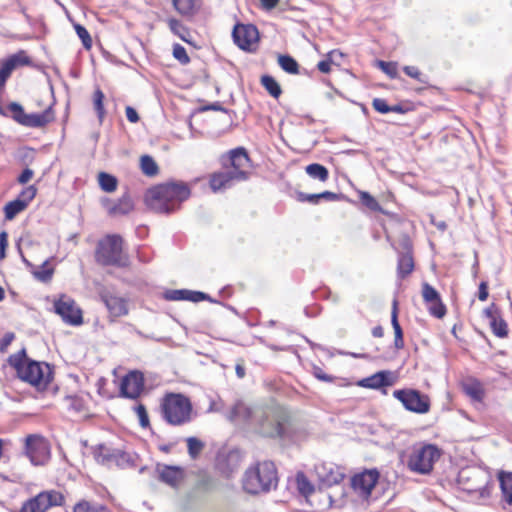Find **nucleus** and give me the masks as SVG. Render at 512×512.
I'll return each instance as SVG.
<instances>
[{
    "mask_svg": "<svg viewBox=\"0 0 512 512\" xmlns=\"http://www.w3.org/2000/svg\"><path fill=\"white\" fill-rule=\"evenodd\" d=\"M361 203L371 211L380 212L382 208L378 201L368 192H360Z\"/></svg>",
    "mask_w": 512,
    "mask_h": 512,
    "instance_id": "obj_44",
    "label": "nucleus"
},
{
    "mask_svg": "<svg viewBox=\"0 0 512 512\" xmlns=\"http://www.w3.org/2000/svg\"><path fill=\"white\" fill-rule=\"evenodd\" d=\"M48 261L43 262V264L40 266V269L34 272V276L36 279L47 282L52 278L53 275V268H50L47 266Z\"/></svg>",
    "mask_w": 512,
    "mask_h": 512,
    "instance_id": "obj_47",
    "label": "nucleus"
},
{
    "mask_svg": "<svg viewBox=\"0 0 512 512\" xmlns=\"http://www.w3.org/2000/svg\"><path fill=\"white\" fill-rule=\"evenodd\" d=\"M305 171L311 178L317 179L321 182H325L329 178L328 169L319 163L309 164L306 166Z\"/></svg>",
    "mask_w": 512,
    "mask_h": 512,
    "instance_id": "obj_33",
    "label": "nucleus"
},
{
    "mask_svg": "<svg viewBox=\"0 0 512 512\" xmlns=\"http://www.w3.org/2000/svg\"><path fill=\"white\" fill-rule=\"evenodd\" d=\"M29 63L30 58L23 51L13 54L6 59L0 67V85L5 84L8 77L16 67L28 65Z\"/></svg>",
    "mask_w": 512,
    "mask_h": 512,
    "instance_id": "obj_21",
    "label": "nucleus"
},
{
    "mask_svg": "<svg viewBox=\"0 0 512 512\" xmlns=\"http://www.w3.org/2000/svg\"><path fill=\"white\" fill-rule=\"evenodd\" d=\"M74 28L78 37L81 39L83 46L86 49H90L92 46V39L87 29L80 24H74Z\"/></svg>",
    "mask_w": 512,
    "mask_h": 512,
    "instance_id": "obj_48",
    "label": "nucleus"
},
{
    "mask_svg": "<svg viewBox=\"0 0 512 512\" xmlns=\"http://www.w3.org/2000/svg\"><path fill=\"white\" fill-rule=\"evenodd\" d=\"M488 296H489L488 283L486 281H482L479 284V288H478V299L480 301H486Z\"/></svg>",
    "mask_w": 512,
    "mask_h": 512,
    "instance_id": "obj_62",
    "label": "nucleus"
},
{
    "mask_svg": "<svg viewBox=\"0 0 512 512\" xmlns=\"http://www.w3.org/2000/svg\"><path fill=\"white\" fill-rule=\"evenodd\" d=\"M134 411L136 412L139 418V424L142 428L150 427V421L148 417V413L146 407L143 404H138L134 407Z\"/></svg>",
    "mask_w": 512,
    "mask_h": 512,
    "instance_id": "obj_49",
    "label": "nucleus"
},
{
    "mask_svg": "<svg viewBox=\"0 0 512 512\" xmlns=\"http://www.w3.org/2000/svg\"><path fill=\"white\" fill-rule=\"evenodd\" d=\"M73 512H111L106 506L101 504H92L88 501L78 502Z\"/></svg>",
    "mask_w": 512,
    "mask_h": 512,
    "instance_id": "obj_39",
    "label": "nucleus"
},
{
    "mask_svg": "<svg viewBox=\"0 0 512 512\" xmlns=\"http://www.w3.org/2000/svg\"><path fill=\"white\" fill-rule=\"evenodd\" d=\"M372 105H373V108L379 112V113H382V114H387L390 112V108L391 106L388 105V103L386 102V100L382 99V98H375L372 102Z\"/></svg>",
    "mask_w": 512,
    "mask_h": 512,
    "instance_id": "obj_57",
    "label": "nucleus"
},
{
    "mask_svg": "<svg viewBox=\"0 0 512 512\" xmlns=\"http://www.w3.org/2000/svg\"><path fill=\"white\" fill-rule=\"evenodd\" d=\"M125 113L128 121L131 123H137L140 119L137 111L131 106L126 107Z\"/></svg>",
    "mask_w": 512,
    "mask_h": 512,
    "instance_id": "obj_63",
    "label": "nucleus"
},
{
    "mask_svg": "<svg viewBox=\"0 0 512 512\" xmlns=\"http://www.w3.org/2000/svg\"><path fill=\"white\" fill-rule=\"evenodd\" d=\"M36 192L37 190L33 185L26 187L20 194V201H24L27 207L30 201L36 196Z\"/></svg>",
    "mask_w": 512,
    "mask_h": 512,
    "instance_id": "obj_56",
    "label": "nucleus"
},
{
    "mask_svg": "<svg viewBox=\"0 0 512 512\" xmlns=\"http://www.w3.org/2000/svg\"><path fill=\"white\" fill-rule=\"evenodd\" d=\"M203 300L212 301L210 296L204 292L188 290V295L186 297V301H191V302L197 303V302H200Z\"/></svg>",
    "mask_w": 512,
    "mask_h": 512,
    "instance_id": "obj_54",
    "label": "nucleus"
},
{
    "mask_svg": "<svg viewBox=\"0 0 512 512\" xmlns=\"http://www.w3.org/2000/svg\"><path fill=\"white\" fill-rule=\"evenodd\" d=\"M265 90L275 99L282 94V89L276 79L271 75H263L260 80Z\"/></svg>",
    "mask_w": 512,
    "mask_h": 512,
    "instance_id": "obj_32",
    "label": "nucleus"
},
{
    "mask_svg": "<svg viewBox=\"0 0 512 512\" xmlns=\"http://www.w3.org/2000/svg\"><path fill=\"white\" fill-rule=\"evenodd\" d=\"M188 289L167 290L164 293V299L168 301H186Z\"/></svg>",
    "mask_w": 512,
    "mask_h": 512,
    "instance_id": "obj_46",
    "label": "nucleus"
},
{
    "mask_svg": "<svg viewBox=\"0 0 512 512\" xmlns=\"http://www.w3.org/2000/svg\"><path fill=\"white\" fill-rule=\"evenodd\" d=\"M192 403L180 393H169L161 402L162 418L172 426H180L191 421Z\"/></svg>",
    "mask_w": 512,
    "mask_h": 512,
    "instance_id": "obj_6",
    "label": "nucleus"
},
{
    "mask_svg": "<svg viewBox=\"0 0 512 512\" xmlns=\"http://www.w3.org/2000/svg\"><path fill=\"white\" fill-rule=\"evenodd\" d=\"M230 421L242 422L257 435L265 438H284L288 433L289 416L279 408L248 406L238 401L228 416Z\"/></svg>",
    "mask_w": 512,
    "mask_h": 512,
    "instance_id": "obj_1",
    "label": "nucleus"
},
{
    "mask_svg": "<svg viewBox=\"0 0 512 512\" xmlns=\"http://www.w3.org/2000/svg\"><path fill=\"white\" fill-rule=\"evenodd\" d=\"M104 206L109 215L113 217L127 215L134 209V203L127 193L117 201L106 199Z\"/></svg>",
    "mask_w": 512,
    "mask_h": 512,
    "instance_id": "obj_22",
    "label": "nucleus"
},
{
    "mask_svg": "<svg viewBox=\"0 0 512 512\" xmlns=\"http://www.w3.org/2000/svg\"><path fill=\"white\" fill-rule=\"evenodd\" d=\"M320 200H326V201H340L345 198V196L342 193H334L330 191H324L319 193Z\"/></svg>",
    "mask_w": 512,
    "mask_h": 512,
    "instance_id": "obj_59",
    "label": "nucleus"
},
{
    "mask_svg": "<svg viewBox=\"0 0 512 512\" xmlns=\"http://www.w3.org/2000/svg\"><path fill=\"white\" fill-rule=\"evenodd\" d=\"M278 64L282 70H284L288 74L296 75L299 73V64L298 62L290 55H279L278 56Z\"/></svg>",
    "mask_w": 512,
    "mask_h": 512,
    "instance_id": "obj_34",
    "label": "nucleus"
},
{
    "mask_svg": "<svg viewBox=\"0 0 512 512\" xmlns=\"http://www.w3.org/2000/svg\"><path fill=\"white\" fill-rule=\"evenodd\" d=\"M393 396L399 400L408 411L425 414L430 410V399L427 395L416 389H398Z\"/></svg>",
    "mask_w": 512,
    "mask_h": 512,
    "instance_id": "obj_11",
    "label": "nucleus"
},
{
    "mask_svg": "<svg viewBox=\"0 0 512 512\" xmlns=\"http://www.w3.org/2000/svg\"><path fill=\"white\" fill-rule=\"evenodd\" d=\"M297 200L299 202H308L310 204L316 205L320 201L319 193L317 194H308L304 192L297 193Z\"/></svg>",
    "mask_w": 512,
    "mask_h": 512,
    "instance_id": "obj_55",
    "label": "nucleus"
},
{
    "mask_svg": "<svg viewBox=\"0 0 512 512\" xmlns=\"http://www.w3.org/2000/svg\"><path fill=\"white\" fill-rule=\"evenodd\" d=\"M186 442L189 456L196 459L204 448V443L196 437H188Z\"/></svg>",
    "mask_w": 512,
    "mask_h": 512,
    "instance_id": "obj_42",
    "label": "nucleus"
},
{
    "mask_svg": "<svg viewBox=\"0 0 512 512\" xmlns=\"http://www.w3.org/2000/svg\"><path fill=\"white\" fill-rule=\"evenodd\" d=\"M277 471L273 462L264 461L248 468L242 478V486L249 494L267 493L277 487Z\"/></svg>",
    "mask_w": 512,
    "mask_h": 512,
    "instance_id": "obj_5",
    "label": "nucleus"
},
{
    "mask_svg": "<svg viewBox=\"0 0 512 512\" xmlns=\"http://www.w3.org/2000/svg\"><path fill=\"white\" fill-rule=\"evenodd\" d=\"M141 169L146 176H155L158 173V166L155 160L149 156L144 155L141 157Z\"/></svg>",
    "mask_w": 512,
    "mask_h": 512,
    "instance_id": "obj_41",
    "label": "nucleus"
},
{
    "mask_svg": "<svg viewBox=\"0 0 512 512\" xmlns=\"http://www.w3.org/2000/svg\"><path fill=\"white\" fill-rule=\"evenodd\" d=\"M64 496L61 492L55 490L43 491L34 497L26 500L20 509V512H46L52 507L62 506Z\"/></svg>",
    "mask_w": 512,
    "mask_h": 512,
    "instance_id": "obj_10",
    "label": "nucleus"
},
{
    "mask_svg": "<svg viewBox=\"0 0 512 512\" xmlns=\"http://www.w3.org/2000/svg\"><path fill=\"white\" fill-rule=\"evenodd\" d=\"M190 194V188L186 183L168 182L151 188L146 194L145 202L157 213L170 214L179 209Z\"/></svg>",
    "mask_w": 512,
    "mask_h": 512,
    "instance_id": "obj_3",
    "label": "nucleus"
},
{
    "mask_svg": "<svg viewBox=\"0 0 512 512\" xmlns=\"http://www.w3.org/2000/svg\"><path fill=\"white\" fill-rule=\"evenodd\" d=\"M403 72L422 84H428V76L420 72V70L415 66H404Z\"/></svg>",
    "mask_w": 512,
    "mask_h": 512,
    "instance_id": "obj_45",
    "label": "nucleus"
},
{
    "mask_svg": "<svg viewBox=\"0 0 512 512\" xmlns=\"http://www.w3.org/2000/svg\"><path fill=\"white\" fill-rule=\"evenodd\" d=\"M168 25L173 34L178 36L181 40L189 42L187 38L190 35L189 30L182 24L181 21L175 18H170L168 20Z\"/></svg>",
    "mask_w": 512,
    "mask_h": 512,
    "instance_id": "obj_38",
    "label": "nucleus"
},
{
    "mask_svg": "<svg viewBox=\"0 0 512 512\" xmlns=\"http://www.w3.org/2000/svg\"><path fill=\"white\" fill-rule=\"evenodd\" d=\"M104 97H105L104 93L100 89H97L94 92V95H93L94 109L97 113V116H98V119L100 122L103 121V118L105 115V109H104V104H103Z\"/></svg>",
    "mask_w": 512,
    "mask_h": 512,
    "instance_id": "obj_43",
    "label": "nucleus"
},
{
    "mask_svg": "<svg viewBox=\"0 0 512 512\" xmlns=\"http://www.w3.org/2000/svg\"><path fill=\"white\" fill-rule=\"evenodd\" d=\"M176 11L182 16L195 15L201 7V0H172Z\"/></svg>",
    "mask_w": 512,
    "mask_h": 512,
    "instance_id": "obj_27",
    "label": "nucleus"
},
{
    "mask_svg": "<svg viewBox=\"0 0 512 512\" xmlns=\"http://www.w3.org/2000/svg\"><path fill=\"white\" fill-rule=\"evenodd\" d=\"M101 300L113 317H121L128 314V307L125 299L105 292L101 294Z\"/></svg>",
    "mask_w": 512,
    "mask_h": 512,
    "instance_id": "obj_24",
    "label": "nucleus"
},
{
    "mask_svg": "<svg viewBox=\"0 0 512 512\" xmlns=\"http://www.w3.org/2000/svg\"><path fill=\"white\" fill-rule=\"evenodd\" d=\"M97 263L103 266L126 267L128 256L123 252V239L118 234L107 235L97 243L95 251Z\"/></svg>",
    "mask_w": 512,
    "mask_h": 512,
    "instance_id": "obj_7",
    "label": "nucleus"
},
{
    "mask_svg": "<svg viewBox=\"0 0 512 512\" xmlns=\"http://www.w3.org/2000/svg\"><path fill=\"white\" fill-rule=\"evenodd\" d=\"M414 269V260L412 254L399 253L397 261V274L398 277L404 279L412 273Z\"/></svg>",
    "mask_w": 512,
    "mask_h": 512,
    "instance_id": "obj_29",
    "label": "nucleus"
},
{
    "mask_svg": "<svg viewBox=\"0 0 512 512\" xmlns=\"http://www.w3.org/2000/svg\"><path fill=\"white\" fill-rule=\"evenodd\" d=\"M250 162L247 150L237 147L221 156L222 170L210 176L209 184L214 192L223 191L235 184L248 180L249 172L246 171Z\"/></svg>",
    "mask_w": 512,
    "mask_h": 512,
    "instance_id": "obj_2",
    "label": "nucleus"
},
{
    "mask_svg": "<svg viewBox=\"0 0 512 512\" xmlns=\"http://www.w3.org/2000/svg\"><path fill=\"white\" fill-rule=\"evenodd\" d=\"M232 38L241 50L254 52L259 42V31L253 24L238 23L233 28Z\"/></svg>",
    "mask_w": 512,
    "mask_h": 512,
    "instance_id": "obj_14",
    "label": "nucleus"
},
{
    "mask_svg": "<svg viewBox=\"0 0 512 512\" xmlns=\"http://www.w3.org/2000/svg\"><path fill=\"white\" fill-rule=\"evenodd\" d=\"M113 465L120 468L132 467L135 465V457L125 451L117 449Z\"/></svg>",
    "mask_w": 512,
    "mask_h": 512,
    "instance_id": "obj_37",
    "label": "nucleus"
},
{
    "mask_svg": "<svg viewBox=\"0 0 512 512\" xmlns=\"http://www.w3.org/2000/svg\"><path fill=\"white\" fill-rule=\"evenodd\" d=\"M440 456L441 452L435 445L425 444L415 447L409 457L408 467L419 474H428Z\"/></svg>",
    "mask_w": 512,
    "mask_h": 512,
    "instance_id": "obj_9",
    "label": "nucleus"
},
{
    "mask_svg": "<svg viewBox=\"0 0 512 512\" xmlns=\"http://www.w3.org/2000/svg\"><path fill=\"white\" fill-rule=\"evenodd\" d=\"M25 455L35 465H45L51 456L49 442L39 434H31L25 438Z\"/></svg>",
    "mask_w": 512,
    "mask_h": 512,
    "instance_id": "obj_12",
    "label": "nucleus"
},
{
    "mask_svg": "<svg viewBox=\"0 0 512 512\" xmlns=\"http://www.w3.org/2000/svg\"><path fill=\"white\" fill-rule=\"evenodd\" d=\"M156 471L159 476V480L175 487L184 477V471L181 467L171 466L165 464H158Z\"/></svg>",
    "mask_w": 512,
    "mask_h": 512,
    "instance_id": "obj_23",
    "label": "nucleus"
},
{
    "mask_svg": "<svg viewBox=\"0 0 512 512\" xmlns=\"http://www.w3.org/2000/svg\"><path fill=\"white\" fill-rule=\"evenodd\" d=\"M484 316L489 320L492 333L498 338H506L509 334L507 322L503 319L499 307L492 303L483 310Z\"/></svg>",
    "mask_w": 512,
    "mask_h": 512,
    "instance_id": "obj_18",
    "label": "nucleus"
},
{
    "mask_svg": "<svg viewBox=\"0 0 512 512\" xmlns=\"http://www.w3.org/2000/svg\"><path fill=\"white\" fill-rule=\"evenodd\" d=\"M499 482L504 500L512 505V473L501 472Z\"/></svg>",
    "mask_w": 512,
    "mask_h": 512,
    "instance_id": "obj_31",
    "label": "nucleus"
},
{
    "mask_svg": "<svg viewBox=\"0 0 512 512\" xmlns=\"http://www.w3.org/2000/svg\"><path fill=\"white\" fill-rule=\"evenodd\" d=\"M463 391L472 400L482 401L484 391L481 383L475 378H468L462 384Z\"/></svg>",
    "mask_w": 512,
    "mask_h": 512,
    "instance_id": "obj_28",
    "label": "nucleus"
},
{
    "mask_svg": "<svg viewBox=\"0 0 512 512\" xmlns=\"http://www.w3.org/2000/svg\"><path fill=\"white\" fill-rule=\"evenodd\" d=\"M14 339L15 334L13 332L5 333L2 339L0 340V352L5 353Z\"/></svg>",
    "mask_w": 512,
    "mask_h": 512,
    "instance_id": "obj_58",
    "label": "nucleus"
},
{
    "mask_svg": "<svg viewBox=\"0 0 512 512\" xmlns=\"http://www.w3.org/2000/svg\"><path fill=\"white\" fill-rule=\"evenodd\" d=\"M173 56L182 65H186L190 62V57L188 56L186 49L180 44L173 45Z\"/></svg>",
    "mask_w": 512,
    "mask_h": 512,
    "instance_id": "obj_50",
    "label": "nucleus"
},
{
    "mask_svg": "<svg viewBox=\"0 0 512 512\" xmlns=\"http://www.w3.org/2000/svg\"><path fill=\"white\" fill-rule=\"evenodd\" d=\"M54 312L61 317V319L70 325H80L83 322L82 311L77 307L75 301L62 295L54 302Z\"/></svg>",
    "mask_w": 512,
    "mask_h": 512,
    "instance_id": "obj_16",
    "label": "nucleus"
},
{
    "mask_svg": "<svg viewBox=\"0 0 512 512\" xmlns=\"http://www.w3.org/2000/svg\"><path fill=\"white\" fill-rule=\"evenodd\" d=\"M379 479V472L376 469L366 470L354 475L351 479L352 488L360 496L368 498Z\"/></svg>",
    "mask_w": 512,
    "mask_h": 512,
    "instance_id": "obj_17",
    "label": "nucleus"
},
{
    "mask_svg": "<svg viewBox=\"0 0 512 512\" xmlns=\"http://www.w3.org/2000/svg\"><path fill=\"white\" fill-rule=\"evenodd\" d=\"M144 388L143 373L137 370L130 371L120 380L119 397L137 400L143 393Z\"/></svg>",
    "mask_w": 512,
    "mask_h": 512,
    "instance_id": "obj_15",
    "label": "nucleus"
},
{
    "mask_svg": "<svg viewBox=\"0 0 512 512\" xmlns=\"http://www.w3.org/2000/svg\"><path fill=\"white\" fill-rule=\"evenodd\" d=\"M491 482L490 474L479 468H465L458 475V483L462 490L478 493L481 498L489 497Z\"/></svg>",
    "mask_w": 512,
    "mask_h": 512,
    "instance_id": "obj_8",
    "label": "nucleus"
},
{
    "mask_svg": "<svg viewBox=\"0 0 512 512\" xmlns=\"http://www.w3.org/2000/svg\"><path fill=\"white\" fill-rule=\"evenodd\" d=\"M116 450V448L100 444L93 448V456L99 464L110 467L113 466Z\"/></svg>",
    "mask_w": 512,
    "mask_h": 512,
    "instance_id": "obj_25",
    "label": "nucleus"
},
{
    "mask_svg": "<svg viewBox=\"0 0 512 512\" xmlns=\"http://www.w3.org/2000/svg\"><path fill=\"white\" fill-rule=\"evenodd\" d=\"M313 375L318 379V380H321V381H324V382H332L333 381V376L331 375H328L326 374L320 367L318 366H314L313 367Z\"/></svg>",
    "mask_w": 512,
    "mask_h": 512,
    "instance_id": "obj_61",
    "label": "nucleus"
},
{
    "mask_svg": "<svg viewBox=\"0 0 512 512\" xmlns=\"http://www.w3.org/2000/svg\"><path fill=\"white\" fill-rule=\"evenodd\" d=\"M8 363L16 369L21 380L37 387L39 390H44L53 379L51 366L45 362L28 359L25 349L10 355Z\"/></svg>",
    "mask_w": 512,
    "mask_h": 512,
    "instance_id": "obj_4",
    "label": "nucleus"
},
{
    "mask_svg": "<svg viewBox=\"0 0 512 512\" xmlns=\"http://www.w3.org/2000/svg\"><path fill=\"white\" fill-rule=\"evenodd\" d=\"M378 67L390 78L394 79L397 77V66L395 63L380 60L378 61Z\"/></svg>",
    "mask_w": 512,
    "mask_h": 512,
    "instance_id": "obj_52",
    "label": "nucleus"
},
{
    "mask_svg": "<svg viewBox=\"0 0 512 512\" xmlns=\"http://www.w3.org/2000/svg\"><path fill=\"white\" fill-rule=\"evenodd\" d=\"M8 247V234L6 231L0 233V261L6 257V249Z\"/></svg>",
    "mask_w": 512,
    "mask_h": 512,
    "instance_id": "obj_60",
    "label": "nucleus"
},
{
    "mask_svg": "<svg viewBox=\"0 0 512 512\" xmlns=\"http://www.w3.org/2000/svg\"><path fill=\"white\" fill-rule=\"evenodd\" d=\"M395 382L393 373L389 370L378 371L375 374L363 378L358 382V385L364 388L380 389L387 386H392Z\"/></svg>",
    "mask_w": 512,
    "mask_h": 512,
    "instance_id": "obj_20",
    "label": "nucleus"
},
{
    "mask_svg": "<svg viewBox=\"0 0 512 512\" xmlns=\"http://www.w3.org/2000/svg\"><path fill=\"white\" fill-rule=\"evenodd\" d=\"M422 295L426 303L430 304L429 312L436 318H442L446 314V307L442 303L438 291L428 283L422 286Z\"/></svg>",
    "mask_w": 512,
    "mask_h": 512,
    "instance_id": "obj_19",
    "label": "nucleus"
},
{
    "mask_svg": "<svg viewBox=\"0 0 512 512\" xmlns=\"http://www.w3.org/2000/svg\"><path fill=\"white\" fill-rule=\"evenodd\" d=\"M296 483L298 491L304 495L308 496L314 492V486L311 484V482L308 480V478L305 476L303 472H299L296 475Z\"/></svg>",
    "mask_w": 512,
    "mask_h": 512,
    "instance_id": "obj_40",
    "label": "nucleus"
},
{
    "mask_svg": "<svg viewBox=\"0 0 512 512\" xmlns=\"http://www.w3.org/2000/svg\"><path fill=\"white\" fill-rule=\"evenodd\" d=\"M99 185L105 192L111 193L117 188V178L109 173L100 172L98 175Z\"/></svg>",
    "mask_w": 512,
    "mask_h": 512,
    "instance_id": "obj_36",
    "label": "nucleus"
},
{
    "mask_svg": "<svg viewBox=\"0 0 512 512\" xmlns=\"http://www.w3.org/2000/svg\"><path fill=\"white\" fill-rule=\"evenodd\" d=\"M67 407L71 411L82 412L84 410V400L79 396L66 397Z\"/></svg>",
    "mask_w": 512,
    "mask_h": 512,
    "instance_id": "obj_51",
    "label": "nucleus"
},
{
    "mask_svg": "<svg viewBox=\"0 0 512 512\" xmlns=\"http://www.w3.org/2000/svg\"><path fill=\"white\" fill-rule=\"evenodd\" d=\"M398 254L399 253H408L412 254V242L407 235H402L398 241L397 247Z\"/></svg>",
    "mask_w": 512,
    "mask_h": 512,
    "instance_id": "obj_53",
    "label": "nucleus"
},
{
    "mask_svg": "<svg viewBox=\"0 0 512 512\" xmlns=\"http://www.w3.org/2000/svg\"><path fill=\"white\" fill-rule=\"evenodd\" d=\"M332 60L330 58L321 60L317 64V68L322 73H329L331 71Z\"/></svg>",
    "mask_w": 512,
    "mask_h": 512,
    "instance_id": "obj_64",
    "label": "nucleus"
},
{
    "mask_svg": "<svg viewBox=\"0 0 512 512\" xmlns=\"http://www.w3.org/2000/svg\"><path fill=\"white\" fill-rule=\"evenodd\" d=\"M8 109L10 112H12V118L18 122L19 124L31 127V128H40L44 127L48 123H50L53 120V114L51 112V109H47L43 111L42 113H31L26 114L24 112L23 107L16 102H11L8 105Z\"/></svg>",
    "mask_w": 512,
    "mask_h": 512,
    "instance_id": "obj_13",
    "label": "nucleus"
},
{
    "mask_svg": "<svg viewBox=\"0 0 512 512\" xmlns=\"http://www.w3.org/2000/svg\"><path fill=\"white\" fill-rule=\"evenodd\" d=\"M25 208L26 203L24 201H20V198L10 201L4 207L5 218L7 220H12L13 218H15L17 214L22 212Z\"/></svg>",
    "mask_w": 512,
    "mask_h": 512,
    "instance_id": "obj_35",
    "label": "nucleus"
},
{
    "mask_svg": "<svg viewBox=\"0 0 512 512\" xmlns=\"http://www.w3.org/2000/svg\"><path fill=\"white\" fill-rule=\"evenodd\" d=\"M322 469L324 473L320 474V477L329 486L339 484L345 478L344 473L341 472L338 468L334 469L332 465L329 467L323 465Z\"/></svg>",
    "mask_w": 512,
    "mask_h": 512,
    "instance_id": "obj_30",
    "label": "nucleus"
},
{
    "mask_svg": "<svg viewBox=\"0 0 512 512\" xmlns=\"http://www.w3.org/2000/svg\"><path fill=\"white\" fill-rule=\"evenodd\" d=\"M391 324L394 330V346L397 350L404 347L403 330L398 321V300L393 299L391 311Z\"/></svg>",
    "mask_w": 512,
    "mask_h": 512,
    "instance_id": "obj_26",
    "label": "nucleus"
}]
</instances>
